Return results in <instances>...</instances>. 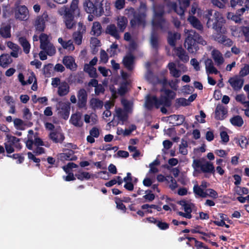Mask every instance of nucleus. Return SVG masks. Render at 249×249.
<instances>
[{
  "label": "nucleus",
  "instance_id": "nucleus-41",
  "mask_svg": "<svg viewBox=\"0 0 249 249\" xmlns=\"http://www.w3.org/2000/svg\"><path fill=\"white\" fill-rule=\"evenodd\" d=\"M75 176L77 179L80 180H84V179L89 180L91 177V175L87 172H79L78 174H75Z\"/></svg>",
  "mask_w": 249,
  "mask_h": 249
},
{
  "label": "nucleus",
  "instance_id": "nucleus-33",
  "mask_svg": "<svg viewBox=\"0 0 249 249\" xmlns=\"http://www.w3.org/2000/svg\"><path fill=\"white\" fill-rule=\"evenodd\" d=\"M230 123L234 126L241 127L244 124V121L241 116L236 115L230 119Z\"/></svg>",
  "mask_w": 249,
  "mask_h": 249
},
{
  "label": "nucleus",
  "instance_id": "nucleus-13",
  "mask_svg": "<svg viewBox=\"0 0 249 249\" xmlns=\"http://www.w3.org/2000/svg\"><path fill=\"white\" fill-rule=\"evenodd\" d=\"M82 113L76 112L75 113L71 115L70 123L74 126L81 127L83 125V122L82 120Z\"/></svg>",
  "mask_w": 249,
  "mask_h": 249
},
{
  "label": "nucleus",
  "instance_id": "nucleus-42",
  "mask_svg": "<svg viewBox=\"0 0 249 249\" xmlns=\"http://www.w3.org/2000/svg\"><path fill=\"white\" fill-rule=\"evenodd\" d=\"M188 146V143L186 141L182 140L181 143L179 146V153L183 155H186L188 153L187 147Z\"/></svg>",
  "mask_w": 249,
  "mask_h": 249
},
{
  "label": "nucleus",
  "instance_id": "nucleus-7",
  "mask_svg": "<svg viewBox=\"0 0 249 249\" xmlns=\"http://www.w3.org/2000/svg\"><path fill=\"white\" fill-rule=\"evenodd\" d=\"M192 165L195 169L200 168L201 171L204 173L214 174L215 172L214 167L213 164L210 161L203 163L199 160H194Z\"/></svg>",
  "mask_w": 249,
  "mask_h": 249
},
{
  "label": "nucleus",
  "instance_id": "nucleus-10",
  "mask_svg": "<svg viewBox=\"0 0 249 249\" xmlns=\"http://www.w3.org/2000/svg\"><path fill=\"white\" fill-rule=\"evenodd\" d=\"M48 16L47 13H44L41 16H37L35 23V26L36 31L42 32L45 28V22L48 20Z\"/></svg>",
  "mask_w": 249,
  "mask_h": 249
},
{
  "label": "nucleus",
  "instance_id": "nucleus-25",
  "mask_svg": "<svg viewBox=\"0 0 249 249\" xmlns=\"http://www.w3.org/2000/svg\"><path fill=\"white\" fill-rule=\"evenodd\" d=\"M169 70L170 74L174 77L178 78L181 74V71L177 69L176 65L174 62H170L167 66Z\"/></svg>",
  "mask_w": 249,
  "mask_h": 249
},
{
  "label": "nucleus",
  "instance_id": "nucleus-14",
  "mask_svg": "<svg viewBox=\"0 0 249 249\" xmlns=\"http://www.w3.org/2000/svg\"><path fill=\"white\" fill-rule=\"evenodd\" d=\"M59 158L61 160H76L77 157L74 155V151L71 149H66L64 152L60 153Z\"/></svg>",
  "mask_w": 249,
  "mask_h": 249
},
{
  "label": "nucleus",
  "instance_id": "nucleus-56",
  "mask_svg": "<svg viewBox=\"0 0 249 249\" xmlns=\"http://www.w3.org/2000/svg\"><path fill=\"white\" fill-rule=\"evenodd\" d=\"M157 226L161 230H166L169 227V224L168 223L159 220L157 223Z\"/></svg>",
  "mask_w": 249,
  "mask_h": 249
},
{
  "label": "nucleus",
  "instance_id": "nucleus-16",
  "mask_svg": "<svg viewBox=\"0 0 249 249\" xmlns=\"http://www.w3.org/2000/svg\"><path fill=\"white\" fill-rule=\"evenodd\" d=\"M63 63L66 67L71 71H75L77 66L75 63V60L73 57L71 56H65L63 59Z\"/></svg>",
  "mask_w": 249,
  "mask_h": 249
},
{
  "label": "nucleus",
  "instance_id": "nucleus-15",
  "mask_svg": "<svg viewBox=\"0 0 249 249\" xmlns=\"http://www.w3.org/2000/svg\"><path fill=\"white\" fill-rule=\"evenodd\" d=\"M134 59V56L131 53L127 54L124 57L123 63L124 67L128 71H131L133 69Z\"/></svg>",
  "mask_w": 249,
  "mask_h": 249
},
{
  "label": "nucleus",
  "instance_id": "nucleus-31",
  "mask_svg": "<svg viewBox=\"0 0 249 249\" xmlns=\"http://www.w3.org/2000/svg\"><path fill=\"white\" fill-rule=\"evenodd\" d=\"M117 21V26L119 29L120 31L123 32L125 29L128 23L127 18L124 16L118 17Z\"/></svg>",
  "mask_w": 249,
  "mask_h": 249
},
{
  "label": "nucleus",
  "instance_id": "nucleus-35",
  "mask_svg": "<svg viewBox=\"0 0 249 249\" xmlns=\"http://www.w3.org/2000/svg\"><path fill=\"white\" fill-rule=\"evenodd\" d=\"M102 29L101 25L99 22H94L91 29L92 35L96 36H100L102 33Z\"/></svg>",
  "mask_w": 249,
  "mask_h": 249
},
{
  "label": "nucleus",
  "instance_id": "nucleus-24",
  "mask_svg": "<svg viewBox=\"0 0 249 249\" xmlns=\"http://www.w3.org/2000/svg\"><path fill=\"white\" fill-rule=\"evenodd\" d=\"M70 91V86L66 82H62L58 88V94L60 96L66 95Z\"/></svg>",
  "mask_w": 249,
  "mask_h": 249
},
{
  "label": "nucleus",
  "instance_id": "nucleus-1",
  "mask_svg": "<svg viewBox=\"0 0 249 249\" xmlns=\"http://www.w3.org/2000/svg\"><path fill=\"white\" fill-rule=\"evenodd\" d=\"M160 92H163L165 95H160L158 98L155 95H148L145 102V107L148 110H151L154 107L158 109L160 106L170 107L172 100L174 99L176 93L169 89L161 88Z\"/></svg>",
  "mask_w": 249,
  "mask_h": 249
},
{
  "label": "nucleus",
  "instance_id": "nucleus-8",
  "mask_svg": "<svg viewBox=\"0 0 249 249\" xmlns=\"http://www.w3.org/2000/svg\"><path fill=\"white\" fill-rule=\"evenodd\" d=\"M59 108H57L58 114L60 117L66 120L69 118L70 112V103L69 102H59Z\"/></svg>",
  "mask_w": 249,
  "mask_h": 249
},
{
  "label": "nucleus",
  "instance_id": "nucleus-58",
  "mask_svg": "<svg viewBox=\"0 0 249 249\" xmlns=\"http://www.w3.org/2000/svg\"><path fill=\"white\" fill-rule=\"evenodd\" d=\"M208 196L211 197L214 199L217 198L218 197V193L214 190L213 189H208L206 190Z\"/></svg>",
  "mask_w": 249,
  "mask_h": 249
},
{
  "label": "nucleus",
  "instance_id": "nucleus-47",
  "mask_svg": "<svg viewBox=\"0 0 249 249\" xmlns=\"http://www.w3.org/2000/svg\"><path fill=\"white\" fill-rule=\"evenodd\" d=\"M189 105L188 101L184 98H178L176 100V107H179L180 106L185 107Z\"/></svg>",
  "mask_w": 249,
  "mask_h": 249
},
{
  "label": "nucleus",
  "instance_id": "nucleus-61",
  "mask_svg": "<svg viewBox=\"0 0 249 249\" xmlns=\"http://www.w3.org/2000/svg\"><path fill=\"white\" fill-rule=\"evenodd\" d=\"M213 37L214 40L220 44H222L223 40L224 38H226V36L220 34V33L216 34L213 36Z\"/></svg>",
  "mask_w": 249,
  "mask_h": 249
},
{
  "label": "nucleus",
  "instance_id": "nucleus-18",
  "mask_svg": "<svg viewBox=\"0 0 249 249\" xmlns=\"http://www.w3.org/2000/svg\"><path fill=\"white\" fill-rule=\"evenodd\" d=\"M234 90H238L241 89L244 84L243 79H239L237 77H231L228 81Z\"/></svg>",
  "mask_w": 249,
  "mask_h": 249
},
{
  "label": "nucleus",
  "instance_id": "nucleus-60",
  "mask_svg": "<svg viewBox=\"0 0 249 249\" xmlns=\"http://www.w3.org/2000/svg\"><path fill=\"white\" fill-rule=\"evenodd\" d=\"M157 83L161 84L162 86V88L166 89L165 87L168 85V81L165 77H164L162 79L157 78Z\"/></svg>",
  "mask_w": 249,
  "mask_h": 249
},
{
  "label": "nucleus",
  "instance_id": "nucleus-43",
  "mask_svg": "<svg viewBox=\"0 0 249 249\" xmlns=\"http://www.w3.org/2000/svg\"><path fill=\"white\" fill-rule=\"evenodd\" d=\"M42 50L46 52V53L49 56H52L56 53L55 48L51 43L48 44V45L46 47V49Z\"/></svg>",
  "mask_w": 249,
  "mask_h": 249
},
{
  "label": "nucleus",
  "instance_id": "nucleus-49",
  "mask_svg": "<svg viewBox=\"0 0 249 249\" xmlns=\"http://www.w3.org/2000/svg\"><path fill=\"white\" fill-rule=\"evenodd\" d=\"M73 38L75 44L78 45H81L82 41L83 34L74 32L73 34Z\"/></svg>",
  "mask_w": 249,
  "mask_h": 249
},
{
  "label": "nucleus",
  "instance_id": "nucleus-64",
  "mask_svg": "<svg viewBox=\"0 0 249 249\" xmlns=\"http://www.w3.org/2000/svg\"><path fill=\"white\" fill-rule=\"evenodd\" d=\"M89 134L90 135L97 138L100 135L99 130L97 127H94L90 130Z\"/></svg>",
  "mask_w": 249,
  "mask_h": 249
},
{
  "label": "nucleus",
  "instance_id": "nucleus-38",
  "mask_svg": "<svg viewBox=\"0 0 249 249\" xmlns=\"http://www.w3.org/2000/svg\"><path fill=\"white\" fill-rule=\"evenodd\" d=\"M116 113L118 119L122 122V124L127 120L128 115L127 113L123 111L121 108H118L116 111Z\"/></svg>",
  "mask_w": 249,
  "mask_h": 249
},
{
  "label": "nucleus",
  "instance_id": "nucleus-45",
  "mask_svg": "<svg viewBox=\"0 0 249 249\" xmlns=\"http://www.w3.org/2000/svg\"><path fill=\"white\" fill-rule=\"evenodd\" d=\"M7 157L12 158L13 159H17V163L21 164L24 160V157L22 156V154H14L13 155H7Z\"/></svg>",
  "mask_w": 249,
  "mask_h": 249
},
{
  "label": "nucleus",
  "instance_id": "nucleus-21",
  "mask_svg": "<svg viewBox=\"0 0 249 249\" xmlns=\"http://www.w3.org/2000/svg\"><path fill=\"white\" fill-rule=\"evenodd\" d=\"M180 38V35L178 33H172L171 31L168 32L167 41L168 44L172 47H175L176 41Z\"/></svg>",
  "mask_w": 249,
  "mask_h": 249
},
{
  "label": "nucleus",
  "instance_id": "nucleus-32",
  "mask_svg": "<svg viewBox=\"0 0 249 249\" xmlns=\"http://www.w3.org/2000/svg\"><path fill=\"white\" fill-rule=\"evenodd\" d=\"M19 42L23 47L24 52L26 54L29 53L30 49V44L25 37H20L19 38Z\"/></svg>",
  "mask_w": 249,
  "mask_h": 249
},
{
  "label": "nucleus",
  "instance_id": "nucleus-12",
  "mask_svg": "<svg viewBox=\"0 0 249 249\" xmlns=\"http://www.w3.org/2000/svg\"><path fill=\"white\" fill-rule=\"evenodd\" d=\"M88 86L95 88V94L96 95L104 93L105 89L104 86L101 84H98V81L96 79H91L88 83Z\"/></svg>",
  "mask_w": 249,
  "mask_h": 249
},
{
  "label": "nucleus",
  "instance_id": "nucleus-26",
  "mask_svg": "<svg viewBox=\"0 0 249 249\" xmlns=\"http://www.w3.org/2000/svg\"><path fill=\"white\" fill-rule=\"evenodd\" d=\"M12 62L11 56L7 53L2 54L0 56V66L2 68H6Z\"/></svg>",
  "mask_w": 249,
  "mask_h": 249
},
{
  "label": "nucleus",
  "instance_id": "nucleus-55",
  "mask_svg": "<svg viewBox=\"0 0 249 249\" xmlns=\"http://www.w3.org/2000/svg\"><path fill=\"white\" fill-rule=\"evenodd\" d=\"M221 142L222 143H226L229 141V136L225 131H222L220 133Z\"/></svg>",
  "mask_w": 249,
  "mask_h": 249
},
{
  "label": "nucleus",
  "instance_id": "nucleus-39",
  "mask_svg": "<svg viewBox=\"0 0 249 249\" xmlns=\"http://www.w3.org/2000/svg\"><path fill=\"white\" fill-rule=\"evenodd\" d=\"M194 192L196 195L202 198H205L208 196L207 193L198 186H195L194 187Z\"/></svg>",
  "mask_w": 249,
  "mask_h": 249
},
{
  "label": "nucleus",
  "instance_id": "nucleus-54",
  "mask_svg": "<svg viewBox=\"0 0 249 249\" xmlns=\"http://www.w3.org/2000/svg\"><path fill=\"white\" fill-rule=\"evenodd\" d=\"M249 74V65L245 64L244 67L241 68L239 75L241 77H244Z\"/></svg>",
  "mask_w": 249,
  "mask_h": 249
},
{
  "label": "nucleus",
  "instance_id": "nucleus-29",
  "mask_svg": "<svg viewBox=\"0 0 249 249\" xmlns=\"http://www.w3.org/2000/svg\"><path fill=\"white\" fill-rule=\"evenodd\" d=\"M158 37V33L155 31H152L150 37V43L152 48L156 51L159 49Z\"/></svg>",
  "mask_w": 249,
  "mask_h": 249
},
{
  "label": "nucleus",
  "instance_id": "nucleus-50",
  "mask_svg": "<svg viewBox=\"0 0 249 249\" xmlns=\"http://www.w3.org/2000/svg\"><path fill=\"white\" fill-rule=\"evenodd\" d=\"M235 189L236 193L239 196H241L243 194L247 195L249 193V190L246 187L236 186Z\"/></svg>",
  "mask_w": 249,
  "mask_h": 249
},
{
  "label": "nucleus",
  "instance_id": "nucleus-28",
  "mask_svg": "<svg viewBox=\"0 0 249 249\" xmlns=\"http://www.w3.org/2000/svg\"><path fill=\"white\" fill-rule=\"evenodd\" d=\"M213 58L215 64L219 66L224 63V58L221 53L218 50L213 51L212 52Z\"/></svg>",
  "mask_w": 249,
  "mask_h": 249
},
{
  "label": "nucleus",
  "instance_id": "nucleus-63",
  "mask_svg": "<svg viewBox=\"0 0 249 249\" xmlns=\"http://www.w3.org/2000/svg\"><path fill=\"white\" fill-rule=\"evenodd\" d=\"M100 59L104 63H107L108 59L107 54L103 50H102L100 53Z\"/></svg>",
  "mask_w": 249,
  "mask_h": 249
},
{
  "label": "nucleus",
  "instance_id": "nucleus-37",
  "mask_svg": "<svg viewBox=\"0 0 249 249\" xmlns=\"http://www.w3.org/2000/svg\"><path fill=\"white\" fill-rule=\"evenodd\" d=\"M234 140L242 148H246L249 144L248 140L244 136H241L239 138H235Z\"/></svg>",
  "mask_w": 249,
  "mask_h": 249
},
{
  "label": "nucleus",
  "instance_id": "nucleus-4",
  "mask_svg": "<svg viewBox=\"0 0 249 249\" xmlns=\"http://www.w3.org/2000/svg\"><path fill=\"white\" fill-rule=\"evenodd\" d=\"M204 18L207 20L206 25L208 28H212L217 32H221L224 19L219 12L208 10Z\"/></svg>",
  "mask_w": 249,
  "mask_h": 249
},
{
  "label": "nucleus",
  "instance_id": "nucleus-9",
  "mask_svg": "<svg viewBox=\"0 0 249 249\" xmlns=\"http://www.w3.org/2000/svg\"><path fill=\"white\" fill-rule=\"evenodd\" d=\"M77 96L78 98L77 107L79 109H87L88 94L86 90L84 89H80L77 92Z\"/></svg>",
  "mask_w": 249,
  "mask_h": 249
},
{
  "label": "nucleus",
  "instance_id": "nucleus-20",
  "mask_svg": "<svg viewBox=\"0 0 249 249\" xmlns=\"http://www.w3.org/2000/svg\"><path fill=\"white\" fill-rule=\"evenodd\" d=\"M152 23L153 26L156 28H160L164 31L167 28L166 22L165 18H153Z\"/></svg>",
  "mask_w": 249,
  "mask_h": 249
},
{
  "label": "nucleus",
  "instance_id": "nucleus-52",
  "mask_svg": "<svg viewBox=\"0 0 249 249\" xmlns=\"http://www.w3.org/2000/svg\"><path fill=\"white\" fill-rule=\"evenodd\" d=\"M163 167L168 170H171V172L175 178H177L178 176L180 171L178 168H174L172 169L171 167L167 164L164 165Z\"/></svg>",
  "mask_w": 249,
  "mask_h": 249
},
{
  "label": "nucleus",
  "instance_id": "nucleus-48",
  "mask_svg": "<svg viewBox=\"0 0 249 249\" xmlns=\"http://www.w3.org/2000/svg\"><path fill=\"white\" fill-rule=\"evenodd\" d=\"M115 199V203L116 204V208L118 209L123 211V213H125L126 208L125 206L122 203V200L118 197H116Z\"/></svg>",
  "mask_w": 249,
  "mask_h": 249
},
{
  "label": "nucleus",
  "instance_id": "nucleus-23",
  "mask_svg": "<svg viewBox=\"0 0 249 249\" xmlns=\"http://www.w3.org/2000/svg\"><path fill=\"white\" fill-rule=\"evenodd\" d=\"M11 25L9 24H2L0 28V35L4 38H9L11 37Z\"/></svg>",
  "mask_w": 249,
  "mask_h": 249
},
{
  "label": "nucleus",
  "instance_id": "nucleus-53",
  "mask_svg": "<svg viewBox=\"0 0 249 249\" xmlns=\"http://www.w3.org/2000/svg\"><path fill=\"white\" fill-rule=\"evenodd\" d=\"M179 80L176 79L175 80H171L168 82V85L174 90H177L178 89V83Z\"/></svg>",
  "mask_w": 249,
  "mask_h": 249
},
{
  "label": "nucleus",
  "instance_id": "nucleus-27",
  "mask_svg": "<svg viewBox=\"0 0 249 249\" xmlns=\"http://www.w3.org/2000/svg\"><path fill=\"white\" fill-rule=\"evenodd\" d=\"M106 32L107 34L110 35L116 39H119L120 37L116 27L113 24L108 25L107 27Z\"/></svg>",
  "mask_w": 249,
  "mask_h": 249
},
{
  "label": "nucleus",
  "instance_id": "nucleus-17",
  "mask_svg": "<svg viewBox=\"0 0 249 249\" xmlns=\"http://www.w3.org/2000/svg\"><path fill=\"white\" fill-rule=\"evenodd\" d=\"M227 113V109L223 106L218 105L215 110V119L217 120H223L226 118Z\"/></svg>",
  "mask_w": 249,
  "mask_h": 249
},
{
  "label": "nucleus",
  "instance_id": "nucleus-11",
  "mask_svg": "<svg viewBox=\"0 0 249 249\" xmlns=\"http://www.w3.org/2000/svg\"><path fill=\"white\" fill-rule=\"evenodd\" d=\"M28 10L25 5L18 6L15 12L16 18L20 20H26L28 19Z\"/></svg>",
  "mask_w": 249,
  "mask_h": 249
},
{
  "label": "nucleus",
  "instance_id": "nucleus-22",
  "mask_svg": "<svg viewBox=\"0 0 249 249\" xmlns=\"http://www.w3.org/2000/svg\"><path fill=\"white\" fill-rule=\"evenodd\" d=\"M188 20L193 26V27L202 32L203 29V26L200 21L196 17L189 16L188 18Z\"/></svg>",
  "mask_w": 249,
  "mask_h": 249
},
{
  "label": "nucleus",
  "instance_id": "nucleus-30",
  "mask_svg": "<svg viewBox=\"0 0 249 249\" xmlns=\"http://www.w3.org/2000/svg\"><path fill=\"white\" fill-rule=\"evenodd\" d=\"M58 41L64 49H68L70 51H73L74 50V47L71 40L65 41L62 38L59 37L58 39Z\"/></svg>",
  "mask_w": 249,
  "mask_h": 249
},
{
  "label": "nucleus",
  "instance_id": "nucleus-19",
  "mask_svg": "<svg viewBox=\"0 0 249 249\" xmlns=\"http://www.w3.org/2000/svg\"><path fill=\"white\" fill-rule=\"evenodd\" d=\"M49 137L54 143H62L65 139V137L62 133L56 130L51 132Z\"/></svg>",
  "mask_w": 249,
  "mask_h": 249
},
{
  "label": "nucleus",
  "instance_id": "nucleus-62",
  "mask_svg": "<svg viewBox=\"0 0 249 249\" xmlns=\"http://www.w3.org/2000/svg\"><path fill=\"white\" fill-rule=\"evenodd\" d=\"M143 198L145 199L143 202L146 201L151 202L154 200L155 198V195L153 193L147 194L143 196Z\"/></svg>",
  "mask_w": 249,
  "mask_h": 249
},
{
  "label": "nucleus",
  "instance_id": "nucleus-51",
  "mask_svg": "<svg viewBox=\"0 0 249 249\" xmlns=\"http://www.w3.org/2000/svg\"><path fill=\"white\" fill-rule=\"evenodd\" d=\"M14 125H15V127L17 129H20V130L24 129V128L23 126L24 122L21 119H18V118L15 119L14 120Z\"/></svg>",
  "mask_w": 249,
  "mask_h": 249
},
{
  "label": "nucleus",
  "instance_id": "nucleus-59",
  "mask_svg": "<svg viewBox=\"0 0 249 249\" xmlns=\"http://www.w3.org/2000/svg\"><path fill=\"white\" fill-rule=\"evenodd\" d=\"M206 114L203 110L200 111V116L196 115L195 118L197 121L201 123H204L205 122V118H206Z\"/></svg>",
  "mask_w": 249,
  "mask_h": 249
},
{
  "label": "nucleus",
  "instance_id": "nucleus-46",
  "mask_svg": "<svg viewBox=\"0 0 249 249\" xmlns=\"http://www.w3.org/2000/svg\"><path fill=\"white\" fill-rule=\"evenodd\" d=\"M171 117L173 118L174 120L177 121H179L178 123H176L175 126H178L182 124L185 121V117L183 115H173L171 116Z\"/></svg>",
  "mask_w": 249,
  "mask_h": 249
},
{
  "label": "nucleus",
  "instance_id": "nucleus-5",
  "mask_svg": "<svg viewBox=\"0 0 249 249\" xmlns=\"http://www.w3.org/2000/svg\"><path fill=\"white\" fill-rule=\"evenodd\" d=\"M83 7L85 11L89 14H93L97 17H100L104 15V10L102 0H85Z\"/></svg>",
  "mask_w": 249,
  "mask_h": 249
},
{
  "label": "nucleus",
  "instance_id": "nucleus-36",
  "mask_svg": "<svg viewBox=\"0 0 249 249\" xmlns=\"http://www.w3.org/2000/svg\"><path fill=\"white\" fill-rule=\"evenodd\" d=\"M90 105L94 109L101 108L103 106V102L99 99L92 98L90 101Z\"/></svg>",
  "mask_w": 249,
  "mask_h": 249
},
{
  "label": "nucleus",
  "instance_id": "nucleus-34",
  "mask_svg": "<svg viewBox=\"0 0 249 249\" xmlns=\"http://www.w3.org/2000/svg\"><path fill=\"white\" fill-rule=\"evenodd\" d=\"M40 48L41 49H46V47L48 45L50 42L49 40L48 36L47 34L41 33L39 36Z\"/></svg>",
  "mask_w": 249,
  "mask_h": 249
},
{
  "label": "nucleus",
  "instance_id": "nucleus-44",
  "mask_svg": "<svg viewBox=\"0 0 249 249\" xmlns=\"http://www.w3.org/2000/svg\"><path fill=\"white\" fill-rule=\"evenodd\" d=\"M53 64L49 63L45 65L43 68V74L46 77H50L51 76V71L53 68Z\"/></svg>",
  "mask_w": 249,
  "mask_h": 249
},
{
  "label": "nucleus",
  "instance_id": "nucleus-40",
  "mask_svg": "<svg viewBox=\"0 0 249 249\" xmlns=\"http://www.w3.org/2000/svg\"><path fill=\"white\" fill-rule=\"evenodd\" d=\"M172 7L174 11L180 16L181 18H182L183 17H184V12L185 10L183 7H182L180 6L178 7L176 3H174L173 4Z\"/></svg>",
  "mask_w": 249,
  "mask_h": 249
},
{
  "label": "nucleus",
  "instance_id": "nucleus-2",
  "mask_svg": "<svg viewBox=\"0 0 249 249\" xmlns=\"http://www.w3.org/2000/svg\"><path fill=\"white\" fill-rule=\"evenodd\" d=\"M125 15L128 18H132L130 20V24L132 28L136 26H142L144 27L146 24V9L144 6L143 8L135 10L132 7L126 9L124 11Z\"/></svg>",
  "mask_w": 249,
  "mask_h": 249
},
{
  "label": "nucleus",
  "instance_id": "nucleus-6",
  "mask_svg": "<svg viewBox=\"0 0 249 249\" xmlns=\"http://www.w3.org/2000/svg\"><path fill=\"white\" fill-rule=\"evenodd\" d=\"M203 39L202 36L195 30L188 31L187 37L185 39V45L187 46V50L190 52H193V48H196L197 43L203 44Z\"/></svg>",
  "mask_w": 249,
  "mask_h": 249
},
{
  "label": "nucleus",
  "instance_id": "nucleus-3",
  "mask_svg": "<svg viewBox=\"0 0 249 249\" xmlns=\"http://www.w3.org/2000/svg\"><path fill=\"white\" fill-rule=\"evenodd\" d=\"M78 0H73L69 8L65 7L62 10L64 14V21L67 28L71 29L75 25L74 21V15L80 14L79 9L78 7Z\"/></svg>",
  "mask_w": 249,
  "mask_h": 249
},
{
  "label": "nucleus",
  "instance_id": "nucleus-57",
  "mask_svg": "<svg viewBox=\"0 0 249 249\" xmlns=\"http://www.w3.org/2000/svg\"><path fill=\"white\" fill-rule=\"evenodd\" d=\"M13 145L8 143H4V149H5L7 155H10V154L13 153L15 151V149L13 147Z\"/></svg>",
  "mask_w": 249,
  "mask_h": 249
}]
</instances>
